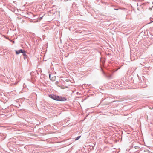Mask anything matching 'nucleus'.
<instances>
[{"mask_svg": "<svg viewBox=\"0 0 153 153\" xmlns=\"http://www.w3.org/2000/svg\"><path fill=\"white\" fill-rule=\"evenodd\" d=\"M135 143H136V142H133V143H132L133 146L135 145Z\"/></svg>", "mask_w": 153, "mask_h": 153, "instance_id": "obj_7", "label": "nucleus"}, {"mask_svg": "<svg viewBox=\"0 0 153 153\" xmlns=\"http://www.w3.org/2000/svg\"><path fill=\"white\" fill-rule=\"evenodd\" d=\"M25 50L22 49H20L19 50H16V54H19L20 53H23Z\"/></svg>", "mask_w": 153, "mask_h": 153, "instance_id": "obj_2", "label": "nucleus"}, {"mask_svg": "<svg viewBox=\"0 0 153 153\" xmlns=\"http://www.w3.org/2000/svg\"><path fill=\"white\" fill-rule=\"evenodd\" d=\"M74 3L72 4V7H73L74 6Z\"/></svg>", "mask_w": 153, "mask_h": 153, "instance_id": "obj_9", "label": "nucleus"}, {"mask_svg": "<svg viewBox=\"0 0 153 153\" xmlns=\"http://www.w3.org/2000/svg\"><path fill=\"white\" fill-rule=\"evenodd\" d=\"M115 10H117V9H115Z\"/></svg>", "mask_w": 153, "mask_h": 153, "instance_id": "obj_11", "label": "nucleus"}, {"mask_svg": "<svg viewBox=\"0 0 153 153\" xmlns=\"http://www.w3.org/2000/svg\"><path fill=\"white\" fill-rule=\"evenodd\" d=\"M149 9L150 10H152V8H149Z\"/></svg>", "mask_w": 153, "mask_h": 153, "instance_id": "obj_8", "label": "nucleus"}, {"mask_svg": "<svg viewBox=\"0 0 153 153\" xmlns=\"http://www.w3.org/2000/svg\"><path fill=\"white\" fill-rule=\"evenodd\" d=\"M23 55L24 56V58L25 60V58H27V55L26 54V51H24L23 52V53H22Z\"/></svg>", "mask_w": 153, "mask_h": 153, "instance_id": "obj_3", "label": "nucleus"}, {"mask_svg": "<svg viewBox=\"0 0 153 153\" xmlns=\"http://www.w3.org/2000/svg\"><path fill=\"white\" fill-rule=\"evenodd\" d=\"M49 77H50V74H49Z\"/></svg>", "mask_w": 153, "mask_h": 153, "instance_id": "obj_10", "label": "nucleus"}, {"mask_svg": "<svg viewBox=\"0 0 153 153\" xmlns=\"http://www.w3.org/2000/svg\"><path fill=\"white\" fill-rule=\"evenodd\" d=\"M108 77L109 79L111 78H112V75H108Z\"/></svg>", "mask_w": 153, "mask_h": 153, "instance_id": "obj_6", "label": "nucleus"}, {"mask_svg": "<svg viewBox=\"0 0 153 153\" xmlns=\"http://www.w3.org/2000/svg\"><path fill=\"white\" fill-rule=\"evenodd\" d=\"M134 147L136 149H138L140 148V147L138 146H135Z\"/></svg>", "mask_w": 153, "mask_h": 153, "instance_id": "obj_5", "label": "nucleus"}, {"mask_svg": "<svg viewBox=\"0 0 153 153\" xmlns=\"http://www.w3.org/2000/svg\"><path fill=\"white\" fill-rule=\"evenodd\" d=\"M80 137H81L80 136H78V137H77L75 138V140H78L80 138Z\"/></svg>", "mask_w": 153, "mask_h": 153, "instance_id": "obj_4", "label": "nucleus"}, {"mask_svg": "<svg viewBox=\"0 0 153 153\" xmlns=\"http://www.w3.org/2000/svg\"><path fill=\"white\" fill-rule=\"evenodd\" d=\"M49 97L50 98L56 101H65L67 100V99L65 97L56 96L54 94L50 95Z\"/></svg>", "mask_w": 153, "mask_h": 153, "instance_id": "obj_1", "label": "nucleus"}]
</instances>
